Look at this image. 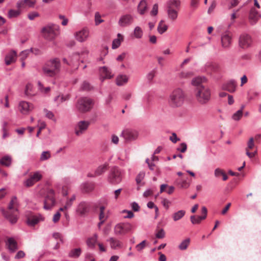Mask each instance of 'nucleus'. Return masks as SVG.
I'll return each instance as SVG.
<instances>
[{"label":"nucleus","mask_w":261,"mask_h":261,"mask_svg":"<svg viewBox=\"0 0 261 261\" xmlns=\"http://www.w3.org/2000/svg\"><path fill=\"white\" fill-rule=\"evenodd\" d=\"M61 67L60 60L58 58H54L44 63L42 67V71L45 76L56 78L60 73Z\"/></svg>","instance_id":"f257e3e1"},{"label":"nucleus","mask_w":261,"mask_h":261,"mask_svg":"<svg viewBox=\"0 0 261 261\" xmlns=\"http://www.w3.org/2000/svg\"><path fill=\"white\" fill-rule=\"evenodd\" d=\"M195 96L197 102L201 105H206L211 98V90L204 86H200L195 90Z\"/></svg>","instance_id":"f03ea898"},{"label":"nucleus","mask_w":261,"mask_h":261,"mask_svg":"<svg viewBox=\"0 0 261 261\" xmlns=\"http://www.w3.org/2000/svg\"><path fill=\"white\" fill-rule=\"evenodd\" d=\"M17 198L16 196L12 197L8 205V210L4 212L5 217L11 224L16 223L18 218V211L16 207Z\"/></svg>","instance_id":"7ed1b4c3"},{"label":"nucleus","mask_w":261,"mask_h":261,"mask_svg":"<svg viewBox=\"0 0 261 261\" xmlns=\"http://www.w3.org/2000/svg\"><path fill=\"white\" fill-rule=\"evenodd\" d=\"M41 32L44 39L51 41L60 34L59 27L55 24L49 23L42 28Z\"/></svg>","instance_id":"20e7f679"},{"label":"nucleus","mask_w":261,"mask_h":261,"mask_svg":"<svg viewBox=\"0 0 261 261\" xmlns=\"http://www.w3.org/2000/svg\"><path fill=\"white\" fill-rule=\"evenodd\" d=\"M185 99V94L180 88L174 89L170 94L169 99L170 105L173 107H178L182 105Z\"/></svg>","instance_id":"39448f33"},{"label":"nucleus","mask_w":261,"mask_h":261,"mask_svg":"<svg viewBox=\"0 0 261 261\" xmlns=\"http://www.w3.org/2000/svg\"><path fill=\"white\" fill-rule=\"evenodd\" d=\"M36 0H19L16 3V7L18 10H10L9 12V16L13 15H18L20 12L27 10L29 8H33L36 4Z\"/></svg>","instance_id":"423d86ee"},{"label":"nucleus","mask_w":261,"mask_h":261,"mask_svg":"<svg viewBox=\"0 0 261 261\" xmlns=\"http://www.w3.org/2000/svg\"><path fill=\"white\" fill-rule=\"evenodd\" d=\"M93 100L87 97L80 98L75 105L76 110L81 113H85L89 111L93 106Z\"/></svg>","instance_id":"0eeeda50"},{"label":"nucleus","mask_w":261,"mask_h":261,"mask_svg":"<svg viewBox=\"0 0 261 261\" xmlns=\"http://www.w3.org/2000/svg\"><path fill=\"white\" fill-rule=\"evenodd\" d=\"M124 174V171L118 167L112 168L108 175V181L113 185L119 184L122 179V176Z\"/></svg>","instance_id":"6e6552de"},{"label":"nucleus","mask_w":261,"mask_h":261,"mask_svg":"<svg viewBox=\"0 0 261 261\" xmlns=\"http://www.w3.org/2000/svg\"><path fill=\"white\" fill-rule=\"evenodd\" d=\"M239 46L246 50L252 47L254 44L253 37L248 34L244 33L240 35L239 39Z\"/></svg>","instance_id":"1a4fd4ad"},{"label":"nucleus","mask_w":261,"mask_h":261,"mask_svg":"<svg viewBox=\"0 0 261 261\" xmlns=\"http://www.w3.org/2000/svg\"><path fill=\"white\" fill-rule=\"evenodd\" d=\"M56 202L55 191L52 189H47L44 200L43 208L46 210H50L55 206Z\"/></svg>","instance_id":"9d476101"},{"label":"nucleus","mask_w":261,"mask_h":261,"mask_svg":"<svg viewBox=\"0 0 261 261\" xmlns=\"http://www.w3.org/2000/svg\"><path fill=\"white\" fill-rule=\"evenodd\" d=\"M133 225L129 223H119L114 228V233L117 236H124L131 232Z\"/></svg>","instance_id":"9b49d317"},{"label":"nucleus","mask_w":261,"mask_h":261,"mask_svg":"<svg viewBox=\"0 0 261 261\" xmlns=\"http://www.w3.org/2000/svg\"><path fill=\"white\" fill-rule=\"evenodd\" d=\"M179 0H170L166 3V8L169 16H177L179 9Z\"/></svg>","instance_id":"f8f14e48"},{"label":"nucleus","mask_w":261,"mask_h":261,"mask_svg":"<svg viewBox=\"0 0 261 261\" xmlns=\"http://www.w3.org/2000/svg\"><path fill=\"white\" fill-rule=\"evenodd\" d=\"M91 207L90 202L82 201L77 205L76 212L81 216H85L90 211Z\"/></svg>","instance_id":"ddd939ff"},{"label":"nucleus","mask_w":261,"mask_h":261,"mask_svg":"<svg viewBox=\"0 0 261 261\" xmlns=\"http://www.w3.org/2000/svg\"><path fill=\"white\" fill-rule=\"evenodd\" d=\"M19 111L23 115H27L30 113L34 109L33 104L26 101H21L19 102L18 106Z\"/></svg>","instance_id":"4468645a"},{"label":"nucleus","mask_w":261,"mask_h":261,"mask_svg":"<svg viewBox=\"0 0 261 261\" xmlns=\"http://www.w3.org/2000/svg\"><path fill=\"white\" fill-rule=\"evenodd\" d=\"M150 3L148 0H141L137 6V11L141 15H146L149 11Z\"/></svg>","instance_id":"2eb2a0df"},{"label":"nucleus","mask_w":261,"mask_h":261,"mask_svg":"<svg viewBox=\"0 0 261 261\" xmlns=\"http://www.w3.org/2000/svg\"><path fill=\"white\" fill-rule=\"evenodd\" d=\"M89 30L87 28H84L75 33L74 36L75 39L80 42H83L87 40L89 37Z\"/></svg>","instance_id":"dca6fc26"},{"label":"nucleus","mask_w":261,"mask_h":261,"mask_svg":"<svg viewBox=\"0 0 261 261\" xmlns=\"http://www.w3.org/2000/svg\"><path fill=\"white\" fill-rule=\"evenodd\" d=\"M100 80L103 82L105 79H112L114 74L112 72L111 70L106 66L101 67L99 69Z\"/></svg>","instance_id":"f3484780"},{"label":"nucleus","mask_w":261,"mask_h":261,"mask_svg":"<svg viewBox=\"0 0 261 261\" xmlns=\"http://www.w3.org/2000/svg\"><path fill=\"white\" fill-rule=\"evenodd\" d=\"M90 123L87 121H79L75 127V134L77 136L82 135L89 127Z\"/></svg>","instance_id":"a211bd4d"},{"label":"nucleus","mask_w":261,"mask_h":261,"mask_svg":"<svg viewBox=\"0 0 261 261\" xmlns=\"http://www.w3.org/2000/svg\"><path fill=\"white\" fill-rule=\"evenodd\" d=\"M121 135L126 140L132 141L137 139L138 134L136 130L126 129L122 131Z\"/></svg>","instance_id":"6ab92c4d"},{"label":"nucleus","mask_w":261,"mask_h":261,"mask_svg":"<svg viewBox=\"0 0 261 261\" xmlns=\"http://www.w3.org/2000/svg\"><path fill=\"white\" fill-rule=\"evenodd\" d=\"M16 51L14 50H11L6 54L5 58V63L6 65H9L12 63H14L16 61Z\"/></svg>","instance_id":"aec40b11"},{"label":"nucleus","mask_w":261,"mask_h":261,"mask_svg":"<svg viewBox=\"0 0 261 261\" xmlns=\"http://www.w3.org/2000/svg\"><path fill=\"white\" fill-rule=\"evenodd\" d=\"M237 87V82L234 80H230L224 83L222 88L223 90H226L230 93H233L236 91Z\"/></svg>","instance_id":"412c9836"},{"label":"nucleus","mask_w":261,"mask_h":261,"mask_svg":"<svg viewBox=\"0 0 261 261\" xmlns=\"http://www.w3.org/2000/svg\"><path fill=\"white\" fill-rule=\"evenodd\" d=\"M221 43L223 48H228L231 43V37L229 34L225 32L221 36Z\"/></svg>","instance_id":"4be33fe9"},{"label":"nucleus","mask_w":261,"mask_h":261,"mask_svg":"<svg viewBox=\"0 0 261 261\" xmlns=\"http://www.w3.org/2000/svg\"><path fill=\"white\" fill-rule=\"evenodd\" d=\"M6 245L10 252H14L18 249L17 243L13 238H8Z\"/></svg>","instance_id":"5701e85b"},{"label":"nucleus","mask_w":261,"mask_h":261,"mask_svg":"<svg viewBox=\"0 0 261 261\" xmlns=\"http://www.w3.org/2000/svg\"><path fill=\"white\" fill-rule=\"evenodd\" d=\"M108 166V164L107 163H105L104 164L101 165L99 166H98L97 168L95 170L94 175L91 174H88V176L89 177H93L100 175L106 171Z\"/></svg>","instance_id":"b1692460"},{"label":"nucleus","mask_w":261,"mask_h":261,"mask_svg":"<svg viewBox=\"0 0 261 261\" xmlns=\"http://www.w3.org/2000/svg\"><path fill=\"white\" fill-rule=\"evenodd\" d=\"M110 243L111 248L113 249H116L122 247V243L118 239L111 237L107 240Z\"/></svg>","instance_id":"393cba45"},{"label":"nucleus","mask_w":261,"mask_h":261,"mask_svg":"<svg viewBox=\"0 0 261 261\" xmlns=\"http://www.w3.org/2000/svg\"><path fill=\"white\" fill-rule=\"evenodd\" d=\"M133 22V17H120L118 24L121 27H126L130 25Z\"/></svg>","instance_id":"a878e982"},{"label":"nucleus","mask_w":261,"mask_h":261,"mask_svg":"<svg viewBox=\"0 0 261 261\" xmlns=\"http://www.w3.org/2000/svg\"><path fill=\"white\" fill-rule=\"evenodd\" d=\"M123 36L120 33L117 34V38L114 39L112 42V48L116 49L121 45V42L123 41Z\"/></svg>","instance_id":"bb28decb"},{"label":"nucleus","mask_w":261,"mask_h":261,"mask_svg":"<svg viewBox=\"0 0 261 261\" xmlns=\"http://www.w3.org/2000/svg\"><path fill=\"white\" fill-rule=\"evenodd\" d=\"M41 219V216H31L28 218L27 222L29 225L34 226L37 224Z\"/></svg>","instance_id":"cd10ccee"},{"label":"nucleus","mask_w":261,"mask_h":261,"mask_svg":"<svg viewBox=\"0 0 261 261\" xmlns=\"http://www.w3.org/2000/svg\"><path fill=\"white\" fill-rule=\"evenodd\" d=\"M128 77L125 74H119L116 79V83L118 86H122L128 82Z\"/></svg>","instance_id":"c85d7f7f"},{"label":"nucleus","mask_w":261,"mask_h":261,"mask_svg":"<svg viewBox=\"0 0 261 261\" xmlns=\"http://www.w3.org/2000/svg\"><path fill=\"white\" fill-rule=\"evenodd\" d=\"M0 163L1 165L10 167L12 164V158L10 155H6L0 159Z\"/></svg>","instance_id":"c756f323"},{"label":"nucleus","mask_w":261,"mask_h":261,"mask_svg":"<svg viewBox=\"0 0 261 261\" xmlns=\"http://www.w3.org/2000/svg\"><path fill=\"white\" fill-rule=\"evenodd\" d=\"M206 79L204 76H197L194 78L192 81V84L197 87L202 86V83L206 82Z\"/></svg>","instance_id":"7c9ffc66"},{"label":"nucleus","mask_w":261,"mask_h":261,"mask_svg":"<svg viewBox=\"0 0 261 261\" xmlns=\"http://www.w3.org/2000/svg\"><path fill=\"white\" fill-rule=\"evenodd\" d=\"M98 236L95 233L92 237L89 238L87 241V244L89 247L94 248L97 243Z\"/></svg>","instance_id":"2f4dec72"},{"label":"nucleus","mask_w":261,"mask_h":261,"mask_svg":"<svg viewBox=\"0 0 261 261\" xmlns=\"http://www.w3.org/2000/svg\"><path fill=\"white\" fill-rule=\"evenodd\" d=\"M186 214V212L184 210H179L172 215V218L174 221H177L181 219Z\"/></svg>","instance_id":"473e14b6"},{"label":"nucleus","mask_w":261,"mask_h":261,"mask_svg":"<svg viewBox=\"0 0 261 261\" xmlns=\"http://www.w3.org/2000/svg\"><path fill=\"white\" fill-rule=\"evenodd\" d=\"M105 207L100 206L99 207V214L98 216L99 220L106 221L108 218V216L105 213Z\"/></svg>","instance_id":"72a5a7b5"},{"label":"nucleus","mask_w":261,"mask_h":261,"mask_svg":"<svg viewBox=\"0 0 261 261\" xmlns=\"http://www.w3.org/2000/svg\"><path fill=\"white\" fill-rule=\"evenodd\" d=\"M133 34L135 38L140 39L143 36V31L140 27L137 26L135 28Z\"/></svg>","instance_id":"f704fd0d"},{"label":"nucleus","mask_w":261,"mask_h":261,"mask_svg":"<svg viewBox=\"0 0 261 261\" xmlns=\"http://www.w3.org/2000/svg\"><path fill=\"white\" fill-rule=\"evenodd\" d=\"M81 252L80 248L73 249L69 253V256L72 258H77L81 255Z\"/></svg>","instance_id":"c9c22d12"},{"label":"nucleus","mask_w":261,"mask_h":261,"mask_svg":"<svg viewBox=\"0 0 261 261\" xmlns=\"http://www.w3.org/2000/svg\"><path fill=\"white\" fill-rule=\"evenodd\" d=\"M82 188L85 192H89L93 189V185L89 182H85L82 186Z\"/></svg>","instance_id":"e433bc0d"},{"label":"nucleus","mask_w":261,"mask_h":261,"mask_svg":"<svg viewBox=\"0 0 261 261\" xmlns=\"http://www.w3.org/2000/svg\"><path fill=\"white\" fill-rule=\"evenodd\" d=\"M190 240L188 238L181 242V243L179 245L178 248L181 250H186L190 244Z\"/></svg>","instance_id":"4c0bfd02"},{"label":"nucleus","mask_w":261,"mask_h":261,"mask_svg":"<svg viewBox=\"0 0 261 261\" xmlns=\"http://www.w3.org/2000/svg\"><path fill=\"white\" fill-rule=\"evenodd\" d=\"M190 220L192 224H199L201 221L204 220V217H201V216L196 217L193 215L190 217Z\"/></svg>","instance_id":"58836bf2"},{"label":"nucleus","mask_w":261,"mask_h":261,"mask_svg":"<svg viewBox=\"0 0 261 261\" xmlns=\"http://www.w3.org/2000/svg\"><path fill=\"white\" fill-rule=\"evenodd\" d=\"M51 158V154L49 151H44L42 152L40 157V161L42 162L48 160Z\"/></svg>","instance_id":"ea45409f"},{"label":"nucleus","mask_w":261,"mask_h":261,"mask_svg":"<svg viewBox=\"0 0 261 261\" xmlns=\"http://www.w3.org/2000/svg\"><path fill=\"white\" fill-rule=\"evenodd\" d=\"M75 199L76 196L75 194L72 195L70 198L67 199L65 204V208H69L72 206L73 202L75 200Z\"/></svg>","instance_id":"a19ab883"},{"label":"nucleus","mask_w":261,"mask_h":261,"mask_svg":"<svg viewBox=\"0 0 261 261\" xmlns=\"http://www.w3.org/2000/svg\"><path fill=\"white\" fill-rule=\"evenodd\" d=\"M79 59V54L78 53H75L73 54L71 57L69 58V61H72L74 63V65L73 66H71L72 67L76 66L78 63V60Z\"/></svg>","instance_id":"79ce46f5"},{"label":"nucleus","mask_w":261,"mask_h":261,"mask_svg":"<svg viewBox=\"0 0 261 261\" xmlns=\"http://www.w3.org/2000/svg\"><path fill=\"white\" fill-rule=\"evenodd\" d=\"M68 98L69 97L68 96H64L63 95H58L55 98L54 100L57 103L58 105H59L61 103L67 100Z\"/></svg>","instance_id":"37998d69"},{"label":"nucleus","mask_w":261,"mask_h":261,"mask_svg":"<svg viewBox=\"0 0 261 261\" xmlns=\"http://www.w3.org/2000/svg\"><path fill=\"white\" fill-rule=\"evenodd\" d=\"M32 178L34 180L35 182L39 181L42 177V175L41 173V172L39 171H36L34 173V174L31 176Z\"/></svg>","instance_id":"c03bdc74"},{"label":"nucleus","mask_w":261,"mask_h":261,"mask_svg":"<svg viewBox=\"0 0 261 261\" xmlns=\"http://www.w3.org/2000/svg\"><path fill=\"white\" fill-rule=\"evenodd\" d=\"M243 116L242 110H238L232 116V119L234 121H239Z\"/></svg>","instance_id":"a18cd8bd"},{"label":"nucleus","mask_w":261,"mask_h":261,"mask_svg":"<svg viewBox=\"0 0 261 261\" xmlns=\"http://www.w3.org/2000/svg\"><path fill=\"white\" fill-rule=\"evenodd\" d=\"M255 147V143L254 141V138L253 137H251L249 138L248 141L247 143V147L246 149H248V150L252 149Z\"/></svg>","instance_id":"49530a36"},{"label":"nucleus","mask_w":261,"mask_h":261,"mask_svg":"<svg viewBox=\"0 0 261 261\" xmlns=\"http://www.w3.org/2000/svg\"><path fill=\"white\" fill-rule=\"evenodd\" d=\"M159 6L158 4H154L152 7V9L150 12V15L153 16H155L158 14Z\"/></svg>","instance_id":"de8ad7c7"},{"label":"nucleus","mask_w":261,"mask_h":261,"mask_svg":"<svg viewBox=\"0 0 261 261\" xmlns=\"http://www.w3.org/2000/svg\"><path fill=\"white\" fill-rule=\"evenodd\" d=\"M145 173L144 171L140 172L136 176V181L137 184L141 182L145 177Z\"/></svg>","instance_id":"09e8293b"},{"label":"nucleus","mask_w":261,"mask_h":261,"mask_svg":"<svg viewBox=\"0 0 261 261\" xmlns=\"http://www.w3.org/2000/svg\"><path fill=\"white\" fill-rule=\"evenodd\" d=\"M146 244V240H143L140 243L136 246V248L138 252H141L145 247Z\"/></svg>","instance_id":"8fccbe9b"},{"label":"nucleus","mask_w":261,"mask_h":261,"mask_svg":"<svg viewBox=\"0 0 261 261\" xmlns=\"http://www.w3.org/2000/svg\"><path fill=\"white\" fill-rule=\"evenodd\" d=\"M192 75L193 72L192 71H182L179 74L180 77L183 79L189 78Z\"/></svg>","instance_id":"3c124183"},{"label":"nucleus","mask_w":261,"mask_h":261,"mask_svg":"<svg viewBox=\"0 0 261 261\" xmlns=\"http://www.w3.org/2000/svg\"><path fill=\"white\" fill-rule=\"evenodd\" d=\"M29 53H30L29 50H24L22 51L19 55L20 58V61H24V60L28 56Z\"/></svg>","instance_id":"603ef678"},{"label":"nucleus","mask_w":261,"mask_h":261,"mask_svg":"<svg viewBox=\"0 0 261 261\" xmlns=\"http://www.w3.org/2000/svg\"><path fill=\"white\" fill-rule=\"evenodd\" d=\"M35 183V182L33 179V178H32V177L31 176L30 178H28L27 180H25L24 181V186L27 187H30L32 186Z\"/></svg>","instance_id":"864d4df0"},{"label":"nucleus","mask_w":261,"mask_h":261,"mask_svg":"<svg viewBox=\"0 0 261 261\" xmlns=\"http://www.w3.org/2000/svg\"><path fill=\"white\" fill-rule=\"evenodd\" d=\"M165 236V231L163 228H161L158 230L157 233L155 234V237L158 239H163Z\"/></svg>","instance_id":"5fc2aeb1"},{"label":"nucleus","mask_w":261,"mask_h":261,"mask_svg":"<svg viewBox=\"0 0 261 261\" xmlns=\"http://www.w3.org/2000/svg\"><path fill=\"white\" fill-rule=\"evenodd\" d=\"M82 90L88 91L91 89L90 84L87 82H84L81 87Z\"/></svg>","instance_id":"6e6d98bb"},{"label":"nucleus","mask_w":261,"mask_h":261,"mask_svg":"<svg viewBox=\"0 0 261 261\" xmlns=\"http://www.w3.org/2000/svg\"><path fill=\"white\" fill-rule=\"evenodd\" d=\"M187 145L186 143H182L180 144V146L177 148V150L180 151L181 152H185L187 150Z\"/></svg>","instance_id":"4d7b16f0"},{"label":"nucleus","mask_w":261,"mask_h":261,"mask_svg":"<svg viewBox=\"0 0 261 261\" xmlns=\"http://www.w3.org/2000/svg\"><path fill=\"white\" fill-rule=\"evenodd\" d=\"M165 24H164V21L163 20H161L159 24L158 30L160 34H163V30Z\"/></svg>","instance_id":"13d9d810"},{"label":"nucleus","mask_w":261,"mask_h":261,"mask_svg":"<svg viewBox=\"0 0 261 261\" xmlns=\"http://www.w3.org/2000/svg\"><path fill=\"white\" fill-rule=\"evenodd\" d=\"M170 203L171 202L168 199L166 198H162L161 203L166 209L169 208Z\"/></svg>","instance_id":"bf43d9fd"},{"label":"nucleus","mask_w":261,"mask_h":261,"mask_svg":"<svg viewBox=\"0 0 261 261\" xmlns=\"http://www.w3.org/2000/svg\"><path fill=\"white\" fill-rule=\"evenodd\" d=\"M132 208L135 212H138L140 210V207L139 204L136 202H133L132 204Z\"/></svg>","instance_id":"052dcab7"},{"label":"nucleus","mask_w":261,"mask_h":261,"mask_svg":"<svg viewBox=\"0 0 261 261\" xmlns=\"http://www.w3.org/2000/svg\"><path fill=\"white\" fill-rule=\"evenodd\" d=\"M44 111L46 113V116L49 118V119H53L54 117V115L53 114V113L50 111H48L46 109H44Z\"/></svg>","instance_id":"680f3d73"},{"label":"nucleus","mask_w":261,"mask_h":261,"mask_svg":"<svg viewBox=\"0 0 261 261\" xmlns=\"http://www.w3.org/2000/svg\"><path fill=\"white\" fill-rule=\"evenodd\" d=\"M170 140L174 143L177 142V141L179 140V139L177 137L175 133H173L172 136L170 137Z\"/></svg>","instance_id":"e2e57ef3"},{"label":"nucleus","mask_w":261,"mask_h":261,"mask_svg":"<svg viewBox=\"0 0 261 261\" xmlns=\"http://www.w3.org/2000/svg\"><path fill=\"white\" fill-rule=\"evenodd\" d=\"M60 217H61V214L59 212H57L54 215V217H53V221L56 223L57 222H58L59 220H60Z\"/></svg>","instance_id":"0e129e2a"},{"label":"nucleus","mask_w":261,"mask_h":261,"mask_svg":"<svg viewBox=\"0 0 261 261\" xmlns=\"http://www.w3.org/2000/svg\"><path fill=\"white\" fill-rule=\"evenodd\" d=\"M155 71L154 70L151 71L147 75V78L149 81H151L154 76Z\"/></svg>","instance_id":"69168bd1"},{"label":"nucleus","mask_w":261,"mask_h":261,"mask_svg":"<svg viewBox=\"0 0 261 261\" xmlns=\"http://www.w3.org/2000/svg\"><path fill=\"white\" fill-rule=\"evenodd\" d=\"M25 253L23 251H19L17 254H16L15 258L16 259H19L22 258L24 256Z\"/></svg>","instance_id":"338daca9"},{"label":"nucleus","mask_w":261,"mask_h":261,"mask_svg":"<svg viewBox=\"0 0 261 261\" xmlns=\"http://www.w3.org/2000/svg\"><path fill=\"white\" fill-rule=\"evenodd\" d=\"M224 171L222 170L219 168H217L215 170L214 174L216 177H219L220 175H222Z\"/></svg>","instance_id":"774afa93"}]
</instances>
